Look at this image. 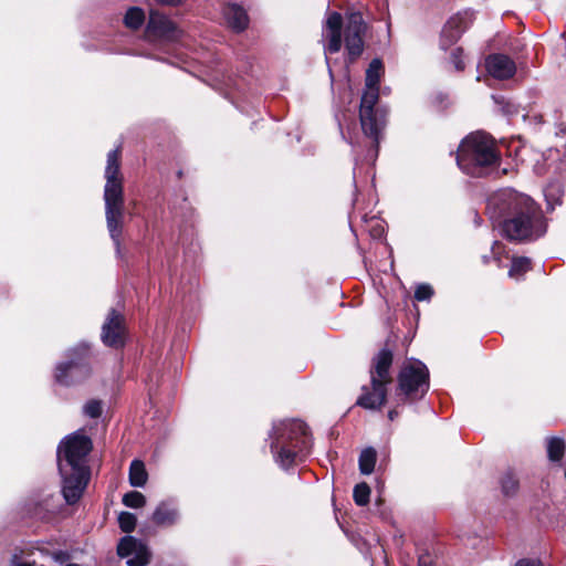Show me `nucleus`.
Masks as SVG:
<instances>
[{"mask_svg":"<svg viewBox=\"0 0 566 566\" xmlns=\"http://www.w3.org/2000/svg\"><path fill=\"white\" fill-rule=\"evenodd\" d=\"M223 17L228 25L237 32L243 31L249 23V18L244 9L238 4H227L223 8Z\"/></svg>","mask_w":566,"mask_h":566,"instance_id":"18","label":"nucleus"},{"mask_svg":"<svg viewBox=\"0 0 566 566\" xmlns=\"http://www.w3.org/2000/svg\"><path fill=\"white\" fill-rule=\"evenodd\" d=\"M66 566H80V565H77V564H69Z\"/></svg>","mask_w":566,"mask_h":566,"instance_id":"38","label":"nucleus"},{"mask_svg":"<svg viewBox=\"0 0 566 566\" xmlns=\"http://www.w3.org/2000/svg\"><path fill=\"white\" fill-rule=\"evenodd\" d=\"M123 504L127 507L139 509L146 504V497L138 491H130L124 494Z\"/></svg>","mask_w":566,"mask_h":566,"instance_id":"25","label":"nucleus"},{"mask_svg":"<svg viewBox=\"0 0 566 566\" xmlns=\"http://www.w3.org/2000/svg\"><path fill=\"white\" fill-rule=\"evenodd\" d=\"M539 566H543L542 564Z\"/></svg>","mask_w":566,"mask_h":566,"instance_id":"39","label":"nucleus"},{"mask_svg":"<svg viewBox=\"0 0 566 566\" xmlns=\"http://www.w3.org/2000/svg\"><path fill=\"white\" fill-rule=\"evenodd\" d=\"M117 554L127 558L128 566H146L150 560V551L148 546L134 536H124L117 545Z\"/></svg>","mask_w":566,"mask_h":566,"instance_id":"13","label":"nucleus"},{"mask_svg":"<svg viewBox=\"0 0 566 566\" xmlns=\"http://www.w3.org/2000/svg\"><path fill=\"white\" fill-rule=\"evenodd\" d=\"M419 566H430V557L428 555L420 556Z\"/></svg>","mask_w":566,"mask_h":566,"instance_id":"34","label":"nucleus"},{"mask_svg":"<svg viewBox=\"0 0 566 566\" xmlns=\"http://www.w3.org/2000/svg\"><path fill=\"white\" fill-rule=\"evenodd\" d=\"M433 295V289L429 284H420L415 291V298L419 302L428 301Z\"/></svg>","mask_w":566,"mask_h":566,"instance_id":"29","label":"nucleus"},{"mask_svg":"<svg viewBox=\"0 0 566 566\" xmlns=\"http://www.w3.org/2000/svg\"><path fill=\"white\" fill-rule=\"evenodd\" d=\"M177 505L171 501H163L155 509L151 521L158 526H172L179 521Z\"/></svg>","mask_w":566,"mask_h":566,"instance_id":"17","label":"nucleus"},{"mask_svg":"<svg viewBox=\"0 0 566 566\" xmlns=\"http://www.w3.org/2000/svg\"><path fill=\"white\" fill-rule=\"evenodd\" d=\"M398 415H399L398 410H396V409H391V410H389V412H388V418H389V420H391V421H392V420H395V418H396V417H398Z\"/></svg>","mask_w":566,"mask_h":566,"instance_id":"35","label":"nucleus"},{"mask_svg":"<svg viewBox=\"0 0 566 566\" xmlns=\"http://www.w3.org/2000/svg\"><path fill=\"white\" fill-rule=\"evenodd\" d=\"M148 479V473L146 471L145 464L143 461L135 459L132 461L129 465V483L135 488H143Z\"/></svg>","mask_w":566,"mask_h":566,"instance_id":"19","label":"nucleus"},{"mask_svg":"<svg viewBox=\"0 0 566 566\" xmlns=\"http://www.w3.org/2000/svg\"><path fill=\"white\" fill-rule=\"evenodd\" d=\"M381 72V61L378 59L373 60L366 71V87H378Z\"/></svg>","mask_w":566,"mask_h":566,"instance_id":"22","label":"nucleus"},{"mask_svg":"<svg viewBox=\"0 0 566 566\" xmlns=\"http://www.w3.org/2000/svg\"><path fill=\"white\" fill-rule=\"evenodd\" d=\"M554 188L553 187H549L546 192H545V197L548 199L549 197V191H552Z\"/></svg>","mask_w":566,"mask_h":566,"instance_id":"37","label":"nucleus"},{"mask_svg":"<svg viewBox=\"0 0 566 566\" xmlns=\"http://www.w3.org/2000/svg\"><path fill=\"white\" fill-rule=\"evenodd\" d=\"M12 566H33V565L29 564V563H15Z\"/></svg>","mask_w":566,"mask_h":566,"instance_id":"36","label":"nucleus"},{"mask_svg":"<svg viewBox=\"0 0 566 566\" xmlns=\"http://www.w3.org/2000/svg\"><path fill=\"white\" fill-rule=\"evenodd\" d=\"M392 353L381 349L374 358L370 370L371 388H363V394L357 399V405L370 410L380 409L386 402L387 385L391 382L390 366Z\"/></svg>","mask_w":566,"mask_h":566,"instance_id":"6","label":"nucleus"},{"mask_svg":"<svg viewBox=\"0 0 566 566\" xmlns=\"http://www.w3.org/2000/svg\"><path fill=\"white\" fill-rule=\"evenodd\" d=\"M377 453L374 448H366L359 455V471L361 474H370L376 464Z\"/></svg>","mask_w":566,"mask_h":566,"instance_id":"21","label":"nucleus"},{"mask_svg":"<svg viewBox=\"0 0 566 566\" xmlns=\"http://www.w3.org/2000/svg\"><path fill=\"white\" fill-rule=\"evenodd\" d=\"M531 269V259L525 256L514 258L509 271V275L513 279H520Z\"/></svg>","mask_w":566,"mask_h":566,"instance_id":"24","label":"nucleus"},{"mask_svg":"<svg viewBox=\"0 0 566 566\" xmlns=\"http://www.w3.org/2000/svg\"><path fill=\"white\" fill-rule=\"evenodd\" d=\"M155 1H156V3H158L160 6L175 7V6L180 4L184 0H155Z\"/></svg>","mask_w":566,"mask_h":566,"instance_id":"33","label":"nucleus"},{"mask_svg":"<svg viewBox=\"0 0 566 566\" xmlns=\"http://www.w3.org/2000/svg\"><path fill=\"white\" fill-rule=\"evenodd\" d=\"M501 485L505 495H513L517 490L518 481L512 473H506L502 478Z\"/></svg>","mask_w":566,"mask_h":566,"instance_id":"28","label":"nucleus"},{"mask_svg":"<svg viewBox=\"0 0 566 566\" xmlns=\"http://www.w3.org/2000/svg\"><path fill=\"white\" fill-rule=\"evenodd\" d=\"M486 70L490 75L497 80H507L516 72L514 61L504 54H493L486 59Z\"/></svg>","mask_w":566,"mask_h":566,"instance_id":"16","label":"nucleus"},{"mask_svg":"<svg viewBox=\"0 0 566 566\" xmlns=\"http://www.w3.org/2000/svg\"><path fill=\"white\" fill-rule=\"evenodd\" d=\"M353 496L357 505L364 506L369 502L370 488L365 482L359 483L354 488Z\"/></svg>","mask_w":566,"mask_h":566,"instance_id":"26","label":"nucleus"},{"mask_svg":"<svg viewBox=\"0 0 566 566\" xmlns=\"http://www.w3.org/2000/svg\"><path fill=\"white\" fill-rule=\"evenodd\" d=\"M488 210L510 240L535 239L546 232L541 209L524 193L512 189L501 190L489 199Z\"/></svg>","mask_w":566,"mask_h":566,"instance_id":"1","label":"nucleus"},{"mask_svg":"<svg viewBox=\"0 0 566 566\" xmlns=\"http://www.w3.org/2000/svg\"><path fill=\"white\" fill-rule=\"evenodd\" d=\"M366 32V23L361 13L352 12L346 17L345 46L350 59L359 56L364 49L363 36Z\"/></svg>","mask_w":566,"mask_h":566,"instance_id":"11","label":"nucleus"},{"mask_svg":"<svg viewBox=\"0 0 566 566\" xmlns=\"http://www.w3.org/2000/svg\"><path fill=\"white\" fill-rule=\"evenodd\" d=\"M104 203L105 218L109 235L117 250L120 247L124 220V178L120 172V149L107 154L105 167Z\"/></svg>","mask_w":566,"mask_h":566,"instance_id":"4","label":"nucleus"},{"mask_svg":"<svg viewBox=\"0 0 566 566\" xmlns=\"http://www.w3.org/2000/svg\"><path fill=\"white\" fill-rule=\"evenodd\" d=\"M501 155L492 136L475 132L467 136L459 146V168L472 177H483L500 163Z\"/></svg>","mask_w":566,"mask_h":566,"instance_id":"5","label":"nucleus"},{"mask_svg":"<svg viewBox=\"0 0 566 566\" xmlns=\"http://www.w3.org/2000/svg\"><path fill=\"white\" fill-rule=\"evenodd\" d=\"M102 342L113 348H120L126 340V327L124 316L114 308L109 311L102 326Z\"/></svg>","mask_w":566,"mask_h":566,"instance_id":"14","label":"nucleus"},{"mask_svg":"<svg viewBox=\"0 0 566 566\" xmlns=\"http://www.w3.org/2000/svg\"><path fill=\"white\" fill-rule=\"evenodd\" d=\"M92 448V440L82 430L65 437L57 447L62 493L69 504L80 500L88 483L87 455Z\"/></svg>","mask_w":566,"mask_h":566,"instance_id":"2","label":"nucleus"},{"mask_svg":"<svg viewBox=\"0 0 566 566\" xmlns=\"http://www.w3.org/2000/svg\"><path fill=\"white\" fill-rule=\"evenodd\" d=\"M474 13L471 10H464L450 17L446 22L440 38V46L442 50L449 49L453 45L461 35L473 23Z\"/></svg>","mask_w":566,"mask_h":566,"instance_id":"12","label":"nucleus"},{"mask_svg":"<svg viewBox=\"0 0 566 566\" xmlns=\"http://www.w3.org/2000/svg\"><path fill=\"white\" fill-rule=\"evenodd\" d=\"M429 390V370L420 360L403 364L398 375L396 396L401 402L422 399Z\"/></svg>","mask_w":566,"mask_h":566,"instance_id":"8","label":"nucleus"},{"mask_svg":"<svg viewBox=\"0 0 566 566\" xmlns=\"http://www.w3.org/2000/svg\"><path fill=\"white\" fill-rule=\"evenodd\" d=\"M565 452L563 439L553 437L547 440V454L551 461H560Z\"/></svg>","mask_w":566,"mask_h":566,"instance_id":"23","label":"nucleus"},{"mask_svg":"<svg viewBox=\"0 0 566 566\" xmlns=\"http://www.w3.org/2000/svg\"><path fill=\"white\" fill-rule=\"evenodd\" d=\"M462 49H455L451 54V61L454 64L457 71H462L464 69V63L462 60Z\"/></svg>","mask_w":566,"mask_h":566,"instance_id":"31","label":"nucleus"},{"mask_svg":"<svg viewBox=\"0 0 566 566\" xmlns=\"http://www.w3.org/2000/svg\"><path fill=\"white\" fill-rule=\"evenodd\" d=\"M271 439V451L276 463L283 469L303 461L311 448L307 427L296 419L275 422Z\"/></svg>","mask_w":566,"mask_h":566,"instance_id":"3","label":"nucleus"},{"mask_svg":"<svg viewBox=\"0 0 566 566\" xmlns=\"http://www.w3.org/2000/svg\"><path fill=\"white\" fill-rule=\"evenodd\" d=\"M342 29L343 18L338 12H332L328 14L323 35L326 39L325 52L337 53L342 48Z\"/></svg>","mask_w":566,"mask_h":566,"instance_id":"15","label":"nucleus"},{"mask_svg":"<svg viewBox=\"0 0 566 566\" xmlns=\"http://www.w3.org/2000/svg\"><path fill=\"white\" fill-rule=\"evenodd\" d=\"M145 22V12L142 8L132 7L124 15V24L132 30L139 29Z\"/></svg>","mask_w":566,"mask_h":566,"instance_id":"20","label":"nucleus"},{"mask_svg":"<svg viewBox=\"0 0 566 566\" xmlns=\"http://www.w3.org/2000/svg\"><path fill=\"white\" fill-rule=\"evenodd\" d=\"M379 87H366L359 109V118L364 135L370 139L371 149L368 154L369 160H375L378 155V144L381 130L385 127V115L379 109H375L378 102Z\"/></svg>","mask_w":566,"mask_h":566,"instance_id":"7","label":"nucleus"},{"mask_svg":"<svg viewBox=\"0 0 566 566\" xmlns=\"http://www.w3.org/2000/svg\"><path fill=\"white\" fill-rule=\"evenodd\" d=\"M542 563L536 559H521L515 566H539Z\"/></svg>","mask_w":566,"mask_h":566,"instance_id":"32","label":"nucleus"},{"mask_svg":"<svg viewBox=\"0 0 566 566\" xmlns=\"http://www.w3.org/2000/svg\"><path fill=\"white\" fill-rule=\"evenodd\" d=\"M184 35V31L167 15L150 10L146 24L145 36L149 42H176Z\"/></svg>","mask_w":566,"mask_h":566,"instance_id":"10","label":"nucleus"},{"mask_svg":"<svg viewBox=\"0 0 566 566\" xmlns=\"http://www.w3.org/2000/svg\"><path fill=\"white\" fill-rule=\"evenodd\" d=\"M83 410L90 418H98L102 413V405L98 400H91L85 403Z\"/></svg>","mask_w":566,"mask_h":566,"instance_id":"30","label":"nucleus"},{"mask_svg":"<svg viewBox=\"0 0 566 566\" xmlns=\"http://www.w3.org/2000/svg\"><path fill=\"white\" fill-rule=\"evenodd\" d=\"M88 348L78 346L71 352L70 360L61 363L55 368V380L60 385L71 386L85 380L91 374Z\"/></svg>","mask_w":566,"mask_h":566,"instance_id":"9","label":"nucleus"},{"mask_svg":"<svg viewBox=\"0 0 566 566\" xmlns=\"http://www.w3.org/2000/svg\"><path fill=\"white\" fill-rule=\"evenodd\" d=\"M137 518L130 512H122L118 515V524L123 532L132 533L136 527Z\"/></svg>","mask_w":566,"mask_h":566,"instance_id":"27","label":"nucleus"}]
</instances>
